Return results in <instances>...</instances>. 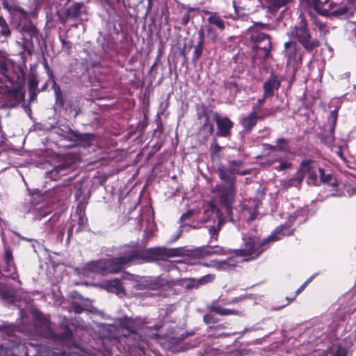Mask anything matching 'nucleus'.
<instances>
[{
	"mask_svg": "<svg viewBox=\"0 0 356 356\" xmlns=\"http://www.w3.org/2000/svg\"><path fill=\"white\" fill-rule=\"evenodd\" d=\"M72 309L76 314H80L84 311V308L79 302H73L72 303Z\"/></svg>",
	"mask_w": 356,
	"mask_h": 356,
	"instance_id": "obj_61",
	"label": "nucleus"
},
{
	"mask_svg": "<svg viewBox=\"0 0 356 356\" xmlns=\"http://www.w3.org/2000/svg\"><path fill=\"white\" fill-rule=\"evenodd\" d=\"M267 2L270 3V8L274 10H278L281 7L285 6L288 0H266Z\"/></svg>",
	"mask_w": 356,
	"mask_h": 356,
	"instance_id": "obj_52",
	"label": "nucleus"
},
{
	"mask_svg": "<svg viewBox=\"0 0 356 356\" xmlns=\"http://www.w3.org/2000/svg\"><path fill=\"white\" fill-rule=\"evenodd\" d=\"M86 273H96L102 275H106L104 259L92 261L87 263L83 268Z\"/></svg>",
	"mask_w": 356,
	"mask_h": 356,
	"instance_id": "obj_23",
	"label": "nucleus"
},
{
	"mask_svg": "<svg viewBox=\"0 0 356 356\" xmlns=\"http://www.w3.org/2000/svg\"><path fill=\"white\" fill-rule=\"evenodd\" d=\"M221 251V248L218 245L207 246L202 249V254L204 256H209L213 254H220Z\"/></svg>",
	"mask_w": 356,
	"mask_h": 356,
	"instance_id": "obj_49",
	"label": "nucleus"
},
{
	"mask_svg": "<svg viewBox=\"0 0 356 356\" xmlns=\"http://www.w3.org/2000/svg\"><path fill=\"white\" fill-rule=\"evenodd\" d=\"M86 13V6L83 2H76L65 10L67 18L77 20L81 15Z\"/></svg>",
	"mask_w": 356,
	"mask_h": 356,
	"instance_id": "obj_24",
	"label": "nucleus"
},
{
	"mask_svg": "<svg viewBox=\"0 0 356 356\" xmlns=\"http://www.w3.org/2000/svg\"><path fill=\"white\" fill-rule=\"evenodd\" d=\"M338 118V109H334L332 111L328 116L327 120L330 122H332L330 125V128H332V130L335 129V126L337 124Z\"/></svg>",
	"mask_w": 356,
	"mask_h": 356,
	"instance_id": "obj_54",
	"label": "nucleus"
},
{
	"mask_svg": "<svg viewBox=\"0 0 356 356\" xmlns=\"http://www.w3.org/2000/svg\"><path fill=\"white\" fill-rule=\"evenodd\" d=\"M195 109L196 111V117L198 120H202L203 118L212 117L213 119V111L211 108H209L204 103H197L195 105Z\"/></svg>",
	"mask_w": 356,
	"mask_h": 356,
	"instance_id": "obj_28",
	"label": "nucleus"
},
{
	"mask_svg": "<svg viewBox=\"0 0 356 356\" xmlns=\"http://www.w3.org/2000/svg\"><path fill=\"white\" fill-rule=\"evenodd\" d=\"M3 6L10 10L14 19H19L18 29L22 35L26 51L31 54L34 51L35 44L41 48V41L42 40L44 44L45 42L43 40L40 31L29 19V13L19 6L9 7L8 3H3Z\"/></svg>",
	"mask_w": 356,
	"mask_h": 356,
	"instance_id": "obj_1",
	"label": "nucleus"
},
{
	"mask_svg": "<svg viewBox=\"0 0 356 356\" xmlns=\"http://www.w3.org/2000/svg\"><path fill=\"white\" fill-rule=\"evenodd\" d=\"M158 261H162L161 247L147 248L145 250L140 248L139 264L149 263Z\"/></svg>",
	"mask_w": 356,
	"mask_h": 356,
	"instance_id": "obj_18",
	"label": "nucleus"
},
{
	"mask_svg": "<svg viewBox=\"0 0 356 356\" xmlns=\"http://www.w3.org/2000/svg\"><path fill=\"white\" fill-rule=\"evenodd\" d=\"M318 170H319V165L317 161L311 159H305L300 162L297 172L302 181L307 176L308 185L318 186H319Z\"/></svg>",
	"mask_w": 356,
	"mask_h": 356,
	"instance_id": "obj_8",
	"label": "nucleus"
},
{
	"mask_svg": "<svg viewBox=\"0 0 356 356\" xmlns=\"http://www.w3.org/2000/svg\"><path fill=\"white\" fill-rule=\"evenodd\" d=\"M220 180L221 183L216 186L213 192L217 194L219 203L225 209L229 220L234 222L233 204L235 203L237 193L236 181L233 179Z\"/></svg>",
	"mask_w": 356,
	"mask_h": 356,
	"instance_id": "obj_5",
	"label": "nucleus"
},
{
	"mask_svg": "<svg viewBox=\"0 0 356 356\" xmlns=\"http://www.w3.org/2000/svg\"><path fill=\"white\" fill-rule=\"evenodd\" d=\"M211 117L203 118L202 125L200 128V131H203L207 133V136L204 137L205 140H208L209 136H211L214 132V125L211 121Z\"/></svg>",
	"mask_w": 356,
	"mask_h": 356,
	"instance_id": "obj_35",
	"label": "nucleus"
},
{
	"mask_svg": "<svg viewBox=\"0 0 356 356\" xmlns=\"http://www.w3.org/2000/svg\"><path fill=\"white\" fill-rule=\"evenodd\" d=\"M86 205L87 202H80L76 208V213L77 214L86 213Z\"/></svg>",
	"mask_w": 356,
	"mask_h": 356,
	"instance_id": "obj_63",
	"label": "nucleus"
},
{
	"mask_svg": "<svg viewBox=\"0 0 356 356\" xmlns=\"http://www.w3.org/2000/svg\"><path fill=\"white\" fill-rule=\"evenodd\" d=\"M106 274H117L123 270L125 264L120 256L111 259H104Z\"/></svg>",
	"mask_w": 356,
	"mask_h": 356,
	"instance_id": "obj_20",
	"label": "nucleus"
},
{
	"mask_svg": "<svg viewBox=\"0 0 356 356\" xmlns=\"http://www.w3.org/2000/svg\"><path fill=\"white\" fill-rule=\"evenodd\" d=\"M290 225H282L276 228L275 233L273 235L277 236L280 238L278 235L282 236H291L293 234V230L289 229Z\"/></svg>",
	"mask_w": 356,
	"mask_h": 356,
	"instance_id": "obj_43",
	"label": "nucleus"
},
{
	"mask_svg": "<svg viewBox=\"0 0 356 356\" xmlns=\"http://www.w3.org/2000/svg\"><path fill=\"white\" fill-rule=\"evenodd\" d=\"M302 182L303 181H302L301 177H300L298 172L296 171V172L295 173V175H293V177H291L287 180L283 181L282 186L286 188H291V187H296V188H299L301 187Z\"/></svg>",
	"mask_w": 356,
	"mask_h": 356,
	"instance_id": "obj_34",
	"label": "nucleus"
},
{
	"mask_svg": "<svg viewBox=\"0 0 356 356\" xmlns=\"http://www.w3.org/2000/svg\"><path fill=\"white\" fill-rule=\"evenodd\" d=\"M332 180H333V177H332V174L327 173L326 175V176L325 177V178H323L322 183L330 184L333 186H337V183L336 180H334V181H332Z\"/></svg>",
	"mask_w": 356,
	"mask_h": 356,
	"instance_id": "obj_60",
	"label": "nucleus"
},
{
	"mask_svg": "<svg viewBox=\"0 0 356 356\" xmlns=\"http://www.w3.org/2000/svg\"><path fill=\"white\" fill-rule=\"evenodd\" d=\"M6 331V334L9 332H22L20 327L16 324H10L3 321L0 322V332Z\"/></svg>",
	"mask_w": 356,
	"mask_h": 356,
	"instance_id": "obj_41",
	"label": "nucleus"
},
{
	"mask_svg": "<svg viewBox=\"0 0 356 356\" xmlns=\"http://www.w3.org/2000/svg\"><path fill=\"white\" fill-rule=\"evenodd\" d=\"M0 72L3 78L13 86L19 85L24 78L22 72L17 73L13 70H9L7 63L3 61L0 63Z\"/></svg>",
	"mask_w": 356,
	"mask_h": 356,
	"instance_id": "obj_19",
	"label": "nucleus"
},
{
	"mask_svg": "<svg viewBox=\"0 0 356 356\" xmlns=\"http://www.w3.org/2000/svg\"><path fill=\"white\" fill-rule=\"evenodd\" d=\"M39 81L35 74L32 73L29 75L28 79V88L29 93V102H34L37 99L38 92V86Z\"/></svg>",
	"mask_w": 356,
	"mask_h": 356,
	"instance_id": "obj_26",
	"label": "nucleus"
},
{
	"mask_svg": "<svg viewBox=\"0 0 356 356\" xmlns=\"http://www.w3.org/2000/svg\"><path fill=\"white\" fill-rule=\"evenodd\" d=\"M277 149L280 152H288L289 151V140L284 138H278L276 141Z\"/></svg>",
	"mask_w": 356,
	"mask_h": 356,
	"instance_id": "obj_46",
	"label": "nucleus"
},
{
	"mask_svg": "<svg viewBox=\"0 0 356 356\" xmlns=\"http://www.w3.org/2000/svg\"><path fill=\"white\" fill-rule=\"evenodd\" d=\"M34 327L38 334H56L54 332L49 315H45L36 308L30 310Z\"/></svg>",
	"mask_w": 356,
	"mask_h": 356,
	"instance_id": "obj_10",
	"label": "nucleus"
},
{
	"mask_svg": "<svg viewBox=\"0 0 356 356\" xmlns=\"http://www.w3.org/2000/svg\"><path fill=\"white\" fill-rule=\"evenodd\" d=\"M241 248L234 249L233 253L236 257H245L248 261L257 259L263 252L270 248L271 242L280 240L275 235H270L261 240L255 236H244Z\"/></svg>",
	"mask_w": 356,
	"mask_h": 356,
	"instance_id": "obj_4",
	"label": "nucleus"
},
{
	"mask_svg": "<svg viewBox=\"0 0 356 356\" xmlns=\"http://www.w3.org/2000/svg\"><path fill=\"white\" fill-rule=\"evenodd\" d=\"M314 24L318 28V29L320 32H325V33L328 32V31L327 30L326 25L321 21H320L319 19H316L314 21Z\"/></svg>",
	"mask_w": 356,
	"mask_h": 356,
	"instance_id": "obj_62",
	"label": "nucleus"
},
{
	"mask_svg": "<svg viewBox=\"0 0 356 356\" xmlns=\"http://www.w3.org/2000/svg\"><path fill=\"white\" fill-rule=\"evenodd\" d=\"M79 215V227L77 229V232L82 231L83 229L88 224V218L86 215V213L82 214H78Z\"/></svg>",
	"mask_w": 356,
	"mask_h": 356,
	"instance_id": "obj_57",
	"label": "nucleus"
},
{
	"mask_svg": "<svg viewBox=\"0 0 356 356\" xmlns=\"http://www.w3.org/2000/svg\"><path fill=\"white\" fill-rule=\"evenodd\" d=\"M207 309L209 312H214L220 316L242 315V312L239 310L223 308L221 306L218 305L215 302L208 306Z\"/></svg>",
	"mask_w": 356,
	"mask_h": 356,
	"instance_id": "obj_27",
	"label": "nucleus"
},
{
	"mask_svg": "<svg viewBox=\"0 0 356 356\" xmlns=\"http://www.w3.org/2000/svg\"><path fill=\"white\" fill-rule=\"evenodd\" d=\"M196 37L197 43L195 44H191V47L194 48V51L192 56V62L195 64L202 55L204 43H205V33L203 28H200L196 34L193 35V38ZM193 43V40L191 41Z\"/></svg>",
	"mask_w": 356,
	"mask_h": 356,
	"instance_id": "obj_17",
	"label": "nucleus"
},
{
	"mask_svg": "<svg viewBox=\"0 0 356 356\" xmlns=\"http://www.w3.org/2000/svg\"><path fill=\"white\" fill-rule=\"evenodd\" d=\"M222 149V147L220 145L216 142V140H214V143L211 145L210 147V152H211V156L212 158L213 157H218L219 153L220 152Z\"/></svg>",
	"mask_w": 356,
	"mask_h": 356,
	"instance_id": "obj_53",
	"label": "nucleus"
},
{
	"mask_svg": "<svg viewBox=\"0 0 356 356\" xmlns=\"http://www.w3.org/2000/svg\"><path fill=\"white\" fill-rule=\"evenodd\" d=\"M19 88H10L7 86H0V93L3 95L4 105L7 108H13L19 103Z\"/></svg>",
	"mask_w": 356,
	"mask_h": 356,
	"instance_id": "obj_14",
	"label": "nucleus"
},
{
	"mask_svg": "<svg viewBox=\"0 0 356 356\" xmlns=\"http://www.w3.org/2000/svg\"><path fill=\"white\" fill-rule=\"evenodd\" d=\"M52 88L54 90L56 103L63 106L64 105V99L60 86L57 85L55 81H54Z\"/></svg>",
	"mask_w": 356,
	"mask_h": 356,
	"instance_id": "obj_47",
	"label": "nucleus"
},
{
	"mask_svg": "<svg viewBox=\"0 0 356 356\" xmlns=\"http://www.w3.org/2000/svg\"><path fill=\"white\" fill-rule=\"evenodd\" d=\"M215 277L216 276L214 274H207L200 278H196V282L198 289L202 286H204L209 283H211L215 280Z\"/></svg>",
	"mask_w": 356,
	"mask_h": 356,
	"instance_id": "obj_44",
	"label": "nucleus"
},
{
	"mask_svg": "<svg viewBox=\"0 0 356 356\" xmlns=\"http://www.w3.org/2000/svg\"><path fill=\"white\" fill-rule=\"evenodd\" d=\"M213 120L217 127L216 137L229 138L234 127V122L227 116H221L218 112H214Z\"/></svg>",
	"mask_w": 356,
	"mask_h": 356,
	"instance_id": "obj_11",
	"label": "nucleus"
},
{
	"mask_svg": "<svg viewBox=\"0 0 356 356\" xmlns=\"http://www.w3.org/2000/svg\"><path fill=\"white\" fill-rule=\"evenodd\" d=\"M231 355L232 352L224 354L218 348H211L206 352L204 356H230Z\"/></svg>",
	"mask_w": 356,
	"mask_h": 356,
	"instance_id": "obj_56",
	"label": "nucleus"
},
{
	"mask_svg": "<svg viewBox=\"0 0 356 356\" xmlns=\"http://www.w3.org/2000/svg\"><path fill=\"white\" fill-rule=\"evenodd\" d=\"M10 31L7 23L3 18L0 17V38L1 36L6 38L10 35Z\"/></svg>",
	"mask_w": 356,
	"mask_h": 356,
	"instance_id": "obj_50",
	"label": "nucleus"
},
{
	"mask_svg": "<svg viewBox=\"0 0 356 356\" xmlns=\"http://www.w3.org/2000/svg\"><path fill=\"white\" fill-rule=\"evenodd\" d=\"M67 170L68 168L64 165H57L49 172V177L51 179L56 180L60 177L65 175Z\"/></svg>",
	"mask_w": 356,
	"mask_h": 356,
	"instance_id": "obj_38",
	"label": "nucleus"
},
{
	"mask_svg": "<svg viewBox=\"0 0 356 356\" xmlns=\"http://www.w3.org/2000/svg\"><path fill=\"white\" fill-rule=\"evenodd\" d=\"M222 223H223L222 220L219 219V220L217 223V225L213 226L209 229V232L211 239H214L215 241L217 240L219 232L221 229Z\"/></svg>",
	"mask_w": 356,
	"mask_h": 356,
	"instance_id": "obj_48",
	"label": "nucleus"
},
{
	"mask_svg": "<svg viewBox=\"0 0 356 356\" xmlns=\"http://www.w3.org/2000/svg\"><path fill=\"white\" fill-rule=\"evenodd\" d=\"M264 115L254 116L253 114L249 113L244 116L240 120V124L243 127V132L249 134L252 132L254 127L257 125L258 121H264Z\"/></svg>",
	"mask_w": 356,
	"mask_h": 356,
	"instance_id": "obj_22",
	"label": "nucleus"
},
{
	"mask_svg": "<svg viewBox=\"0 0 356 356\" xmlns=\"http://www.w3.org/2000/svg\"><path fill=\"white\" fill-rule=\"evenodd\" d=\"M106 286L111 290H115V292L117 295H125V289L122 286V282L120 279L115 278L111 280H108L106 282Z\"/></svg>",
	"mask_w": 356,
	"mask_h": 356,
	"instance_id": "obj_33",
	"label": "nucleus"
},
{
	"mask_svg": "<svg viewBox=\"0 0 356 356\" xmlns=\"http://www.w3.org/2000/svg\"><path fill=\"white\" fill-rule=\"evenodd\" d=\"M251 42L254 43V44L261 45L263 43H266L268 40H271V37L270 35L259 31L257 30H253L251 32V35L250 37Z\"/></svg>",
	"mask_w": 356,
	"mask_h": 356,
	"instance_id": "obj_31",
	"label": "nucleus"
},
{
	"mask_svg": "<svg viewBox=\"0 0 356 356\" xmlns=\"http://www.w3.org/2000/svg\"><path fill=\"white\" fill-rule=\"evenodd\" d=\"M123 251L120 254L126 266H130L132 263L140 261V248L138 245H125L122 248Z\"/></svg>",
	"mask_w": 356,
	"mask_h": 356,
	"instance_id": "obj_13",
	"label": "nucleus"
},
{
	"mask_svg": "<svg viewBox=\"0 0 356 356\" xmlns=\"http://www.w3.org/2000/svg\"><path fill=\"white\" fill-rule=\"evenodd\" d=\"M287 35L296 39L307 53H312L321 45L318 38H312L308 23L304 17H300V21L290 28Z\"/></svg>",
	"mask_w": 356,
	"mask_h": 356,
	"instance_id": "obj_6",
	"label": "nucleus"
},
{
	"mask_svg": "<svg viewBox=\"0 0 356 356\" xmlns=\"http://www.w3.org/2000/svg\"><path fill=\"white\" fill-rule=\"evenodd\" d=\"M250 114H253L254 116H261L264 115L265 119L271 115V112H270L268 109L265 111H263V106H260L258 104H255L252 106L251 111L249 113Z\"/></svg>",
	"mask_w": 356,
	"mask_h": 356,
	"instance_id": "obj_40",
	"label": "nucleus"
},
{
	"mask_svg": "<svg viewBox=\"0 0 356 356\" xmlns=\"http://www.w3.org/2000/svg\"><path fill=\"white\" fill-rule=\"evenodd\" d=\"M162 253V261L166 260L168 257L179 256L181 250L179 248H166L161 247Z\"/></svg>",
	"mask_w": 356,
	"mask_h": 356,
	"instance_id": "obj_39",
	"label": "nucleus"
},
{
	"mask_svg": "<svg viewBox=\"0 0 356 356\" xmlns=\"http://www.w3.org/2000/svg\"><path fill=\"white\" fill-rule=\"evenodd\" d=\"M186 9H187V12L185 13L181 17V24L184 26H186L188 24V22L191 18V12L198 10V8H192V7H188Z\"/></svg>",
	"mask_w": 356,
	"mask_h": 356,
	"instance_id": "obj_55",
	"label": "nucleus"
},
{
	"mask_svg": "<svg viewBox=\"0 0 356 356\" xmlns=\"http://www.w3.org/2000/svg\"><path fill=\"white\" fill-rule=\"evenodd\" d=\"M318 138L321 140V143L332 149L335 140L334 130H332V128H330L329 131H325L323 133L319 134Z\"/></svg>",
	"mask_w": 356,
	"mask_h": 356,
	"instance_id": "obj_32",
	"label": "nucleus"
},
{
	"mask_svg": "<svg viewBox=\"0 0 356 356\" xmlns=\"http://www.w3.org/2000/svg\"><path fill=\"white\" fill-rule=\"evenodd\" d=\"M90 337L89 346L101 353L102 356H113V348H118V343L131 335H88Z\"/></svg>",
	"mask_w": 356,
	"mask_h": 356,
	"instance_id": "obj_7",
	"label": "nucleus"
},
{
	"mask_svg": "<svg viewBox=\"0 0 356 356\" xmlns=\"http://www.w3.org/2000/svg\"><path fill=\"white\" fill-rule=\"evenodd\" d=\"M182 285L186 291H192L193 289H198L196 278L188 277L182 280Z\"/></svg>",
	"mask_w": 356,
	"mask_h": 356,
	"instance_id": "obj_42",
	"label": "nucleus"
},
{
	"mask_svg": "<svg viewBox=\"0 0 356 356\" xmlns=\"http://www.w3.org/2000/svg\"><path fill=\"white\" fill-rule=\"evenodd\" d=\"M331 13H331L332 17H339V16L345 15V14H348L350 16L354 15V14H352L351 10L346 5H344L343 6H341L334 10H332Z\"/></svg>",
	"mask_w": 356,
	"mask_h": 356,
	"instance_id": "obj_45",
	"label": "nucleus"
},
{
	"mask_svg": "<svg viewBox=\"0 0 356 356\" xmlns=\"http://www.w3.org/2000/svg\"><path fill=\"white\" fill-rule=\"evenodd\" d=\"M40 337L42 342H44L39 350L47 353L48 356H69L65 348H76L80 351L86 353L87 347L82 343L75 341L74 335H36Z\"/></svg>",
	"mask_w": 356,
	"mask_h": 356,
	"instance_id": "obj_2",
	"label": "nucleus"
},
{
	"mask_svg": "<svg viewBox=\"0 0 356 356\" xmlns=\"http://www.w3.org/2000/svg\"><path fill=\"white\" fill-rule=\"evenodd\" d=\"M0 350L6 351L12 350L14 353H18L16 350L24 349L17 335H0Z\"/></svg>",
	"mask_w": 356,
	"mask_h": 356,
	"instance_id": "obj_15",
	"label": "nucleus"
},
{
	"mask_svg": "<svg viewBox=\"0 0 356 356\" xmlns=\"http://www.w3.org/2000/svg\"><path fill=\"white\" fill-rule=\"evenodd\" d=\"M281 86V81L274 72L270 73V78L263 84V90L265 97H272L274 96V90H277Z\"/></svg>",
	"mask_w": 356,
	"mask_h": 356,
	"instance_id": "obj_21",
	"label": "nucleus"
},
{
	"mask_svg": "<svg viewBox=\"0 0 356 356\" xmlns=\"http://www.w3.org/2000/svg\"><path fill=\"white\" fill-rule=\"evenodd\" d=\"M284 50L283 53L287 58L288 62H291L296 58L297 56V43L295 41H288L284 44Z\"/></svg>",
	"mask_w": 356,
	"mask_h": 356,
	"instance_id": "obj_29",
	"label": "nucleus"
},
{
	"mask_svg": "<svg viewBox=\"0 0 356 356\" xmlns=\"http://www.w3.org/2000/svg\"><path fill=\"white\" fill-rule=\"evenodd\" d=\"M59 326L63 331V334H73L74 332L76 331L78 327L77 323L75 319L68 318L65 316L61 317L59 321Z\"/></svg>",
	"mask_w": 356,
	"mask_h": 356,
	"instance_id": "obj_25",
	"label": "nucleus"
},
{
	"mask_svg": "<svg viewBox=\"0 0 356 356\" xmlns=\"http://www.w3.org/2000/svg\"><path fill=\"white\" fill-rule=\"evenodd\" d=\"M96 135L91 133H78L77 140L76 143L83 147H88L92 145L93 142L95 140Z\"/></svg>",
	"mask_w": 356,
	"mask_h": 356,
	"instance_id": "obj_30",
	"label": "nucleus"
},
{
	"mask_svg": "<svg viewBox=\"0 0 356 356\" xmlns=\"http://www.w3.org/2000/svg\"><path fill=\"white\" fill-rule=\"evenodd\" d=\"M66 129H68V132L66 133L64 138L69 141L75 143L77 140L79 131L73 130L69 126H66Z\"/></svg>",
	"mask_w": 356,
	"mask_h": 356,
	"instance_id": "obj_51",
	"label": "nucleus"
},
{
	"mask_svg": "<svg viewBox=\"0 0 356 356\" xmlns=\"http://www.w3.org/2000/svg\"><path fill=\"white\" fill-rule=\"evenodd\" d=\"M196 213L195 209H189L186 213H183L180 217L179 222L183 223L186 220L191 219Z\"/></svg>",
	"mask_w": 356,
	"mask_h": 356,
	"instance_id": "obj_59",
	"label": "nucleus"
},
{
	"mask_svg": "<svg viewBox=\"0 0 356 356\" xmlns=\"http://www.w3.org/2000/svg\"><path fill=\"white\" fill-rule=\"evenodd\" d=\"M207 21L210 24L215 25L220 31L225 29V22L217 12L213 13L207 19Z\"/></svg>",
	"mask_w": 356,
	"mask_h": 356,
	"instance_id": "obj_36",
	"label": "nucleus"
},
{
	"mask_svg": "<svg viewBox=\"0 0 356 356\" xmlns=\"http://www.w3.org/2000/svg\"><path fill=\"white\" fill-rule=\"evenodd\" d=\"M70 193L71 189L67 185L56 186L53 188V193L59 200L66 197Z\"/></svg>",
	"mask_w": 356,
	"mask_h": 356,
	"instance_id": "obj_37",
	"label": "nucleus"
},
{
	"mask_svg": "<svg viewBox=\"0 0 356 356\" xmlns=\"http://www.w3.org/2000/svg\"><path fill=\"white\" fill-rule=\"evenodd\" d=\"M247 298H249L248 295H243V296L235 297V298H232L229 300H227V301L223 300V305H232V304H236Z\"/></svg>",
	"mask_w": 356,
	"mask_h": 356,
	"instance_id": "obj_58",
	"label": "nucleus"
},
{
	"mask_svg": "<svg viewBox=\"0 0 356 356\" xmlns=\"http://www.w3.org/2000/svg\"><path fill=\"white\" fill-rule=\"evenodd\" d=\"M347 351L341 346H338L335 352L332 353L331 356H346Z\"/></svg>",
	"mask_w": 356,
	"mask_h": 356,
	"instance_id": "obj_64",
	"label": "nucleus"
},
{
	"mask_svg": "<svg viewBox=\"0 0 356 356\" xmlns=\"http://www.w3.org/2000/svg\"><path fill=\"white\" fill-rule=\"evenodd\" d=\"M163 325V320L152 321L147 318H131L127 316L116 318L111 325L115 331H127L128 334H138V330H147L151 334H158Z\"/></svg>",
	"mask_w": 356,
	"mask_h": 356,
	"instance_id": "obj_3",
	"label": "nucleus"
},
{
	"mask_svg": "<svg viewBox=\"0 0 356 356\" xmlns=\"http://www.w3.org/2000/svg\"><path fill=\"white\" fill-rule=\"evenodd\" d=\"M244 163L242 160H230L228 161V165H220L218 167L217 172L220 179H234L236 181L235 175H247L250 173L249 170H240Z\"/></svg>",
	"mask_w": 356,
	"mask_h": 356,
	"instance_id": "obj_9",
	"label": "nucleus"
},
{
	"mask_svg": "<svg viewBox=\"0 0 356 356\" xmlns=\"http://www.w3.org/2000/svg\"><path fill=\"white\" fill-rule=\"evenodd\" d=\"M167 284L168 282L161 277H149L137 283L136 289L160 290Z\"/></svg>",
	"mask_w": 356,
	"mask_h": 356,
	"instance_id": "obj_16",
	"label": "nucleus"
},
{
	"mask_svg": "<svg viewBox=\"0 0 356 356\" xmlns=\"http://www.w3.org/2000/svg\"><path fill=\"white\" fill-rule=\"evenodd\" d=\"M253 51L255 52L252 56V63L253 67L263 64L268 58H272L271 51L273 49L271 40H268L264 43V46L254 44L252 47Z\"/></svg>",
	"mask_w": 356,
	"mask_h": 356,
	"instance_id": "obj_12",
	"label": "nucleus"
}]
</instances>
